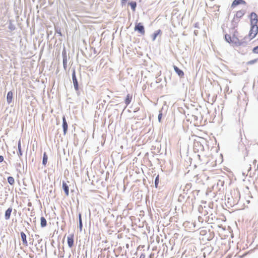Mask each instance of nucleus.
Segmentation results:
<instances>
[{
	"label": "nucleus",
	"instance_id": "1",
	"mask_svg": "<svg viewBox=\"0 0 258 258\" xmlns=\"http://www.w3.org/2000/svg\"><path fill=\"white\" fill-rule=\"evenodd\" d=\"M248 17L250 19V29L249 30V35L251 36V34L254 33L255 35H257L258 33V16L255 12H251L249 15Z\"/></svg>",
	"mask_w": 258,
	"mask_h": 258
},
{
	"label": "nucleus",
	"instance_id": "2",
	"mask_svg": "<svg viewBox=\"0 0 258 258\" xmlns=\"http://www.w3.org/2000/svg\"><path fill=\"white\" fill-rule=\"evenodd\" d=\"M72 79L74 87V89L78 96H79L81 94V91L82 90V84L81 82H79L77 78L76 74V70L75 68H73L72 70Z\"/></svg>",
	"mask_w": 258,
	"mask_h": 258
},
{
	"label": "nucleus",
	"instance_id": "3",
	"mask_svg": "<svg viewBox=\"0 0 258 258\" xmlns=\"http://www.w3.org/2000/svg\"><path fill=\"white\" fill-rule=\"evenodd\" d=\"M195 152L200 153L202 156H210L212 153L209 152V146H192Z\"/></svg>",
	"mask_w": 258,
	"mask_h": 258
},
{
	"label": "nucleus",
	"instance_id": "4",
	"mask_svg": "<svg viewBox=\"0 0 258 258\" xmlns=\"http://www.w3.org/2000/svg\"><path fill=\"white\" fill-rule=\"evenodd\" d=\"M87 136L85 133L82 131L81 133L78 134L74 135V145H78L79 144H85L86 139Z\"/></svg>",
	"mask_w": 258,
	"mask_h": 258
},
{
	"label": "nucleus",
	"instance_id": "5",
	"mask_svg": "<svg viewBox=\"0 0 258 258\" xmlns=\"http://www.w3.org/2000/svg\"><path fill=\"white\" fill-rule=\"evenodd\" d=\"M151 150L154 154H166V146H152Z\"/></svg>",
	"mask_w": 258,
	"mask_h": 258
},
{
	"label": "nucleus",
	"instance_id": "6",
	"mask_svg": "<svg viewBox=\"0 0 258 258\" xmlns=\"http://www.w3.org/2000/svg\"><path fill=\"white\" fill-rule=\"evenodd\" d=\"M135 31L138 32L141 35H144L145 34V27L143 23L136 22L134 28Z\"/></svg>",
	"mask_w": 258,
	"mask_h": 258
},
{
	"label": "nucleus",
	"instance_id": "7",
	"mask_svg": "<svg viewBox=\"0 0 258 258\" xmlns=\"http://www.w3.org/2000/svg\"><path fill=\"white\" fill-rule=\"evenodd\" d=\"M256 35L254 34V33L253 34H251V36L249 35V33H248V35H246L245 36L243 39L240 40L241 42V46H242L243 47H245L249 41H250L251 39L254 38Z\"/></svg>",
	"mask_w": 258,
	"mask_h": 258
},
{
	"label": "nucleus",
	"instance_id": "8",
	"mask_svg": "<svg viewBox=\"0 0 258 258\" xmlns=\"http://www.w3.org/2000/svg\"><path fill=\"white\" fill-rule=\"evenodd\" d=\"M248 151L246 146H239L238 148L239 154L243 156L244 159L248 156Z\"/></svg>",
	"mask_w": 258,
	"mask_h": 258
},
{
	"label": "nucleus",
	"instance_id": "9",
	"mask_svg": "<svg viewBox=\"0 0 258 258\" xmlns=\"http://www.w3.org/2000/svg\"><path fill=\"white\" fill-rule=\"evenodd\" d=\"M221 28L222 29L223 33L224 35L225 40L229 44H231L232 42V37L230 35L228 34L225 32V29H224V25H222Z\"/></svg>",
	"mask_w": 258,
	"mask_h": 258
},
{
	"label": "nucleus",
	"instance_id": "10",
	"mask_svg": "<svg viewBox=\"0 0 258 258\" xmlns=\"http://www.w3.org/2000/svg\"><path fill=\"white\" fill-rule=\"evenodd\" d=\"M246 3L244 0H234L231 5V8L234 9L239 5H246Z\"/></svg>",
	"mask_w": 258,
	"mask_h": 258
},
{
	"label": "nucleus",
	"instance_id": "11",
	"mask_svg": "<svg viewBox=\"0 0 258 258\" xmlns=\"http://www.w3.org/2000/svg\"><path fill=\"white\" fill-rule=\"evenodd\" d=\"M62 56L63 67L64 70H66L67 67V52L65 49V48H63V50L62 52Z\"/></svg>",
	"mask_w": 258,
	"mask_h": 258
},
{
	"label": "nucleus",
	"instance_id": "12",
	"mask_svg": "<svg viewBox=\"0 0 258 258\" xmlns=\"http://www.w3.org/2000/svg\"><path fill=\"white\" fill-rule=\"evenodd\" d=\"M62 130H63V134L65 135L68 132V122H67L66 118V116L64 115H63V116L62 117Z\"/></svg>",
	"mask_w": 258,
	"mask_h": 258
},
{
	"label": "nucleus",
	"instance_id": "13",
	"mask_svg": "<svg viewBox=\"0 0 258 258\" xmlns=\"http://www.w3.org/2000/svg\"><path fill=\"white\" fill-rule=\"evenodd\" d=\"M42 241V239L41 238L38 239L37 243L36 244L37 251L39 252V254L43 252L42 244H41Z\"/></svg>",
	"mask_w": 258,
	"mask_h": 258
},
{
	"label": "nucleus",
	"instance_id": "14",
	"mask_svg": "<svg viewBox=\"0 0 258 258\" xmlns=\"http://www.w3.org/2000/svg\"><path fill=\"white\" fill-rule=\"evenodd\" d=\"M13 99V92L12 91H10L8 92L7 95V102L10 105L12 102V100Z\"/></svg>",
	"mask_w": 258,
	"mask_h": 258
},
{
	"label": "nucleus",
	"instance_id": "15",
	"mask_svg": "<svg viewBox=\"0 0 258 258\" xmlns=\"http://www.w3.org/2000/svg\"><path fill=\"white\" fill-rule=\"evenodd\" d=\"M173 69L175 72L178 75L180 78L184 76V72L176 66L173 65Z\"/></svg>",
	"mask_w": 258,
	"mask_h": 258
},
{
	"label": "nucleus",
	"instance_id": "16",
	"mask_svg": "<svg viewBox=\"0 0 258 258\" xmlns=\"http://www.w3.org/2000/svg\"><path fill=\"white\" fill-rule=\"evenodd\" d=\"M67 242H68V246L70 248H71L73 247V246L74 245V242L73 234L70 235L68 237Z\"/></svg>",
	"mask_w": 258,
	"mask_h": 258
},
{
	"label": "nucleus",
	"instance_id": "17",
	"mask_svg": "<svg viewBox=\"0 0 258 258\" xmlns=\"http://www.w3.org/2000/svg\"><path fill=\"white\" fill-rule=\"evenodd\" d=\"M246 13V10L244 9L240 10L238 11L234 15V16L237 17V18L241 19L243 17V16Z\"/></svg>",
	"mask_w": 258,
	"mask_h": 258
},
{
	"label": "nucleus",
	"instance_id": "18",
	"mask_svg": "<svg viewBox=\"0 0 258 258\" xmlns=\"http://www.w3.org/2000/svg\"><path fill=\"white\" fill-rule=\"evenodd\" d=\"M62 188L66 196H69V187L67 183L64 181H62Z\"/></svg>",
	"mask_w": 258,
	"mask_h": 258
},
{
	"label": "nucleus",
	"instance_id": "19",
	"mask_svg": "<svg viewBox=\"0 0 258 258\" xmlns=\"http://www.w3.org/2000/svg\"><path fill=\"white\" fill-rule=\"evenodd\" d=\"M13 208L12 207H9L5 212V218L6 220H9L10 218V216L11 215V213L12 212Z\"/></svg>",
	"mask_w": 258,
	"mask_h": 258
},
{
	"label": "nucleus",
	"instance_id": "20",
	"mask_svg": "<svg viewBox=\"0 0 258 258\" xmlns=\"http://www.w3.org/2000/svg\"><path fill=\"white\" fill-rule=\"evenodd\" d=\"M20 234H21V239L23 242V245L25 246H27L28 242H27V240L26 239V237H27L26 235L25 234V233L24 232H21L20 233Z\"/></svg>",
	"mask_w": 258,
	"mask_h": 258
},
{
	"label": "nucleus",
	"instance_id": "21",
	"mask_svg": "<svg viewBox=\"0 0 258 258\" xmlns=\"http://www.w3.org/2000/svg\"><path fill=\"white\" fill-rule=\"evenodd\" d=\"M132 99V95H131L130 94H128L126 95L125 99L124 100V102L126 104V106H127V105H128L130 104V103L131 102Z\"/></svg>",
	"mask_w": 258,
	"mask_h": 258
},
{
	"label": "nucleus",
	"instance_id": "22",
	"mask_svg": "<svg viewBox=\"0 0 258 258\" xmlns=\"http://www.w3.org/2000/svg\"><path fill=\"white\" fill-rule=\"evenodd\" d=\"M161 33V30L160 29H158L155 31L153 34L152 35V39L153 41H155L157 37Z\"/></svg>",
	"mask_w": 258,
	"mask_h": 258
},
{
	"label": "nucleus",
	"instance_id": "23",
	"mask_svg": "<svg viewBox=\"0 0 258 258\" xmlns=\"http://www.w3.org/2000/svg\"><path fill=\"white\" fill-rule=\"evenodd\" d=\"M128 5L130 6L131 9L133 12L136 11L137 4L135 1H131L128 2Z\"/></svg>",
	"mask_w": 258,
	"mask_h": 258
},
{
	"label": "nucleus",
	"instance_id": "24",
	"mask_svg": "<svg viewBox=\"0 0 258 258\" xmlns=\"http://www.w3.org/2000/svg\"><path fill=\"white\" fill-rule=\"evenodd\" d=\"M47 225V221L44 217L40 218V226L42 228L45 227Z\"/></svg>",
	"mask_w": 258,
	"mask_h": 258
},
{
	"label": "nucleus",
	"instance_id": "25",
	"mask_svg": "<svg viewBox=\"0 0 258 258\" xmlns=\"http://www.w3.org/2000/svg\"><path fill=\"white\" fill-rule=\"evenodd\" d=\"M232 43H234L236 46H241V42L240 40L238 39V37L235 38V39H232Z\"/></svg>",
	"mask_w": 258,
	"mask_h": 258
},
{
	"label": "nucleus",
	"instance_id": "26",
	"mask_svg": "<svg viewBox=\"0 0 258 258\" xmlns=\"http://www.w3.org/2000/svg\"><path fill=\"white\" fill-rule=\"evenodd\" d=\"M237 27L238 24L236 23V22H235L234 21L232 20L231 22V28L230 29V31L235 30V28Z\"/></svg>",
	"mask_w": 258,
	"mask_h": 258
},
{
	"label": "nucleus",
	"instance_id": "27",
	"mask_svg": "<svg viewBox=\"0 0 258 258\" xmlns=\"http://www.w3.org/2000/svg\"><path fill=\"white\" fill-rule=\"evenodd\" d=\"M47 155L45 152L44 153L42 159V164L45 165L47 162Z\"/></svg>",
	"mask_w": 258,
	"mask_h": 258
},
{
	"label": "nucleus",
	"instance_id": "28",
	"mask_svg": "<svg viewBox=\"0 0 258 258\" xmlns=\"http://www.w3.org/2000/svg\"><path fill=\"white\" fill-rule=\"evenodd\" d=\"M230 33L232 34V39H235V38H237L236 34L238 33L237 30L235 29L234 30H230Z\"/></svg>",
	"mask_w": 258,
	"mask_h": 258
},
{
	"label": "nucleus",
	"instance_id": "29",
	"mask_svg": "<svg viewBox=\"0 0 258 258\" xmlns=\"http://www.w3.org/2000/svg\"><path fill=\"white\" fill-rule=\"evenodd\" d=\"M8 182L11 185H13L15 183V179L12 176H9L8 177Z\"/></svg>",
	"mask_w": 258,
	"mask_h": 258
},
{
	"label": "nucleus",
	"instance_id": "30",
	"mask_svg": "<svg viewBox=\"0 0 258 258\" xmlns=\"http://www.w3.org/2000/svg\"><path fill=\"white\" fill-rule=\"evenodd\" d=\"M159 181V175H157V176L156 177V178L155 179V181H154L155 187L156 188L158 187Z\"/></svg>",
	"mask_w": 258,
	"mask_h": 258
},
{
	"label": "nucleus",
	"instance_id": "31",
	"mask_svg": "<svg viewBox=\"0 0 258 258\" xmlns=\"http://www.w3.org/2000/svg\"><path fill=\"white\" fill-rule=\"evenodd\" d=\"M8 28L11 31H14L16 29L15 26L11 21L9 23Z\"/></svg>",
	"mask_w": 258,
	"mask_h": 258
},
{
	"label": "nucleus",
	"instance_id": "32",
	"mask_svg": "<svg viewBox=\"0 0 258 258\" xmlns=\"http://www.w3.org/2000/svg\"><path fill=\"white\" fill-rule=\"evenodd\" d=\"M21 147L22 146H18V151L17 152V154L19 157L23 155V152L22 150Z\"/></svg>",
	"mask_w": 258,
	"mask_h": 258
},
{
	"label": "nucleus",
	"instance_id": "33",
	"mask_svg": "<svg viewBox=\"0 0 258 258\" xmlns=\"http://www.w3.org/2000/svg\"><path fill=\"white\" fill-rule=\"evenodd\" d=\"M162 117V110H160L159 111V113L158 116V120L159 122H161Z\"/></svg>",
	"mask_w": 258,
	"mask_h": 258
},
{
	"label": "nucleus",
	"instance_id": "34",
	"mask_svg": "<svg viewBox=\"0 0 258 258\" xmlns=\"http://www.w3.org/2000/svg\"><path fill=\"white\" fill-rule=\"evenodd\" d=\"M257 59H254L247 62L248 64H253L257 62Z\"/></svg>",
	"mask_w": 258,
	"mask_h": 258
},
{
	"label": "nucleus",
	"instance_id": "35",
	"mask_svg": "<svg viewBox=\"0 0 258 258\" xmlns=\"http://www.w3.org/2000/svg\"><path fill=\"white\" fill-rule=\"evenodd\" d=\"M240 19L239 18H237V17H235L234 16V18L233 19H232L233 21H234L235 22H236V23L238 25V23L240 21Z\"/></svg>",
	"mask_w": 258,
	"mask_h": 258
},
{
	"label": "nucleus",
	"instance_id": "36",
	"mask_svg": "<svg viewBox=\"0 0 258 258\" xmlns=\"http://www.w3.org/2000/svg\"><path fill=\"white\" fill-rule=\"evenodd\" d=\"M252 52L254 53H258V45L253 48Z\"/></svg>",
	"mask_w": 258,
	"mask_h": 258
},
{
	"label": "nucleus",
	"instance_id": "37",
	"mask_svg": "<svg viewBox=\"0 0 258 258\" xmlns=\"http://www.w3.org/2000/svg\"><path fill=\"white\" fill-rule=\"evenodd\" d=\"M56 32L59 35V36H61L62 33L61 32V30L60 28H56L55 29Z\"/></svg>",
	"mask_w": 258,
	"mask_h": 258
},
{
	"label": "nucleus",
	"instance_id": "38",
	"mask_svg": "<svg viewBox=\"0 0 258 258\" xmlns=\"http://www.w3.org/2000/svg\"><path fill=\"white\" fill-rule=\"evenodd\" d=\"M79 228L80 229V231H82V228H83V223L82 222H79Z\"/></svg>",
	"mask_w": 258,
	"mask_h": 258
},
{
	"label": "nucleus",
	"instance_id": "39",
	"mask_svg": "<svg viewBox=\"0 0 258 258\" xmlns=\"http://www.w3.org/2000/svg\"><path fill=\"white\" fill-rule=\"evenodd\" d=\"M127 0H121V4L122 6L125 5V4L127 3Z\"/></svg>",
	"mask_w": 258,
	"mask_h": 258
},
{
	"label": "nucleus",
	"instance_id": "40",
	"mask_svg": "<svg viewBox=\"0 0 258 258\" xmlns=\"http://www.w3.org/2000/svg\"><path fill=\"white\" fill-rule=\"evenodd\" d=\"M214 147H215V151L216 152H218V150L219 149V146H218L217 147H214V146H212V148H211V150L214 148Z\"/></svg>",
	"mask_w": 258,
	"mask_h": 258
},
{
	"label": "nucleus",
	"instance_id": "41",
	"mask_svg": "<svg viewBox=\"0 0 258 258\" xmlns=\"http://www.w3.org/2000/svg\"><path fill=\"white\" fill-rule=\"evenodd\" d=\"M78 218H79V222H82V215H81V213H79V214Z\"/></svg>",
	"mask_w": 258,
	"mask_h": 258
},
{
	"label": "nucleus",
	"instance_id": "42",
	"mask_svg": "<svg viewBox=\"0 0 258 258\" xmlns=\"http://www.w3.org/2000/svg\"><path fill=\"white\" fill-rule=\"evenodd\" d=\"M4 160V157L2 155H0V163L2 162Z\"/></svg>",
	"mask_w": 258,
	"mask_h": 258
},
{
	"label": "nucleus",
	"instance_id": "43",
	"mask_svg": "<svg viewBox=\"0 0 258 258\" xmlns=\"http://www.w3.org/2000/svg\"><path fill=\"white\" fill-rule=\"evenodd\" d=\"M145 254L144 253H141V254L140 256V258H145Z\"/></svg>",
	"mask_w": 258,
	"mask_h": 258
},
{
	"label": "nucleus",
	"instance_id": "44",
	"mask_svg": "<svg viewBox=\"0 0 258 258\" xmlns=\"http://www.w3.org/2000/svg\"><path fill=\"white\" fill-rule=\"evenodd\" d=\"M194 27H195V28H199V24H198V23H195V24H194Z\"/></svg>",
	"mask_w": 258,
	"mask_h": 258
},
{
	"label": "nucleus",
	"instance_id": "45",
	"mask_svg": "<svg viewBox=\"0 0 258 258\" xmlns=\"http://www.w3.org/2000/svg\"><path fill=\"white\" fill-rule=\"evenodd\" d=\"M144 117L141 118V117H140L139 116H137L136 117V118H137L138 120H139V119H144Z\"/></svg>",
	"mask_w": 258,
	"mask_h": 258
},
{
	"label": "nucleus",
	"instance_id": "46",
	"mask_svg": "<svg viewBox=\"0 0 258 258\" xmlns=\"http://www.w3.org/2000/svg\"><path fill=\"white\" fill-rule=\"evenodd\" d=\"M35 238H36V239H39V235H37L36 234L35 235Z\"/></svg>",
	"mask_w": 258,
	"mask_h": 258
},
{
	"label": "nucleus",
	"instance_id": "47",
	"mask_svg": "<svg viewBox=\"0 0 258 258\" xmlns=\"http://www.w3.org/2000/svg\"><path fill=\"white\" fill-rule=\"evenodd\" d=\"M93 52H94V54H96L97 53V51H96L95 48H94V49H93Z\"/></svg>",
	"mask_w": 258,
	"mask_h": 258
},
{
	"label": "nucleus",
	"instance_id": "48",
	"mask_svg": "<svg viewBox=\"0 0 258 258\" xmlns=\"http://www.w3.org/2000/svg\"><path fill=\"white\" fill-rule=\"evenodd\" d=\"M138 110H139V108H137L135 110H134V112H137L138 111Z\"/></svg>",
	"mask_w": 258,
	"mask_h": 258
},
{
	"label": "nucleus",
	"instance_id": "49",
	"mask_svg": "<svg viewBox=\"0 0 258 258\" xmlns=\"http://www.w3.org/2000/svg\"><path fill=\"white\" fill-rule=\"evenodd\" d=\"M160 81H161V79H157V80L156 81V83H159Z\"/></svg>",
	"mask_w": 258,
	"mask_h": 258
},
{
	"label": "nucleus",
	"instance_id": "50",
	"mask_svg": "<svg viewBox=\"0 0 258 258\" xmlns=\"http://www.w3.org/2000/svg\"><path fill=\"white\" fill-rule=\"evenodd\" d=\"M18 145H21V142H20V140H19V141H18Z\"/></svg>",
	"mask_w": 258,
	"mask_h": 258
},
{
	"label": "nucleus",
	"instance_id": "51",
	"mask_svg": "<svg viewBox=\"0 0 258 258\" xmlns=\"http://www.w3.org/2000/svg\"><path fill=\"white\" fill-rule=\"evenodd\" d=\"M188 186H190V184H187L186 185V187H188Z\"/></svg>",
	"mask_w": 258,
	"mask_h": 258
},
{
	"label": "nucleus",
	"instance_id": "52",
	"mask_svg": "<svg viewBox=\"0 0 258 258\" xmlns=\"http://www.w3.org/2000/svg\"><path fill=\"white\" fill-rule=\"evenodd\" d=\"M28 206H31V203H29Z\"/></svg>",
	"mask_w": 258,
	"mask_h": 258
},
{
	"label": "nucleus",
	"instance_id": "53",
	"mask_svg": "<svg viewBox=\"0 0 258 258\" xmlns=\"http://www.w3.org/2000/svg\"><path fill=\"white\" fill-rule=\"evenodd\" d=\"M249 170L251 169V165H249Z\"/></svg>",
	"mask_w": 258,
	"mask_h": 258
},
{
	"label": "nucleus",
	"instance_id": "54",
	"mask_svg": "<svg viewBox=\"0 0 258 258\" xmlns=\"http://www.w3.org/2000/svg\"><path fill=\"white\" fill-rule=\"evenodd\" d=\"M62 149L63 151V152H64V150H65L64 149L62 148ZM64 154H65V152H64Z\"/></svg>",
	"mask_w": 258,
	"mask_h": 258
},
{
	"label": "nucleus",
	"instance_id": "55",
	"mask_svg": "<svg viewBox=\"0 0 258 258\" xmlns=\"http://www.w3.org/2000/svg\"><path fill=\"white\" fill-rule=\"evenodd\" d=\"M198 156L200 157V154H198Z\"/></svg>",
	"mask_w": 258,
	"mask_h": 258
},
{
	"label": "nucleus",
	"instance_id": "56",
	"mask_svg": "<svg viewBox=\"0 0 258 258\" xmlns=\"http://www.w3.org/2000/svg\"><path fill=\"white\" fill-rule=\"evenodd\" d=\"M21 166V164H20V163H19V164H18V166Z\"/></svg>",
	"mask_w": 258,
	"mask_h": 258
},
{
	"label": "nucleus",
	"instance_id": "57",
	"mask_svg": "<svg viewBox=\"0 0 258 258\" xmlns=\"http://www.w3.org/2000/svg\"><path fill=\"white\" fill-rule=\"evenodd\" d=\"M120 148H121V149L122 148V146H120Z\"/></svg>",
	"mask_w": 258,
	"mask_h": 258
}]
</instances>
